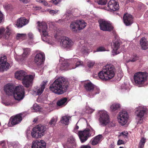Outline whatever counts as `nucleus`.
<instances>
[{"instance_id":"1","label":"nucleus","mask_w":148,"mask_h":148,"mask_svg":"<svg viewBox=\"0 0 148 148\" xmlns=\"http://www.w3.org/2000/svg\"><path fill=\"white\" fill-rule=\"evenodd\" d=\"M68 84L66 78L63 77H60L50 85L49 89L55 94H62L66 91Z\"/></svg>"},{"instance_id":"2","label":"nucleus","mask_w":148,"mask_h":148,"mask_svg":"<svg viewBox=\"0 0 148 148\" xmlns=\"http://www.w3.org/2000/svg\"><path fill=\"white\" fill-rule=\"evenodd\" d=\"M16 78L22 80L23 85L26 87L29 88L32 85L34 76L31 75H27V73L23 70L17 71L15 73Z\"/></svg>"},{"instance_id":"3","label":"nucleus","mask_w":148,"mask_h":148,"mask_svg":"<svg viewBox=\"0 0 148 148\" xmlns=\"http://www.w3.org/2000/svg\"><path fill=\"white\" fill-rule=\"evenodd\" d=\"M114 68L112 64H108L104 66L98 74L99 78L103 80H108L112 78L114 75Z\"/></svg>"},{"instance_id":"4","label":"nucleus","mask_w":148,"mask_h":148,"mask_svg":"<svg viewBox=\"0 0 148 148\" xmlns=\"http://www.w3.org/2000/svg\"><path fill=\"white\" fill-rule=\"evenodd\" d=\"M53 35L56 40L60 42L61 45L64 48H70L73 45L71 39L66 36H61V32L59 30H55Z\"/></svg>"},{"instance_id":"5","label":"nucleus","mask_w":148,"mask_h":148,"mask_svg":"<svg viewBox=\"0 0 148 148\" xmlns=\"http://www.w3.org/2000/svg\"><path fill=\"white\" fill-rule=\"evenodd\" d=\"M148 75L146 72H138L134 75V81L135 85L141 86L146 81Z\"/></svg>"},{"instance_id":"6","label":"nucleus","mask_w":148,"mask_h":148,"mask_svg":"<svg viewBox=\"0 0 148 148\" xmlns=\"http://www.w3.org/2000/svg\"><path fill=\"white\" fill-rule=\"evenodd\" d=\"M38 24V29L42 35V39L44 41H48V43L51 45H52L53 42H50L49 40V36L48 35L47 32V26L46 23L44 22H40L38 21L37 22Z\"/></svg>"},{"instance_id":"7","label":"nucleus","mask_w":148,"mask_h":148,"mask_svg":"<svg viewBox=\"0 0 148 148\" xmlns=\"http://www.w3.org/2000/svg\"><path fill=\"white\" fill-rule=\"evenodd\" d=\"M95 132L92 128L89 129L86 128L82 131H79L78 132V135L81 142L84 143L87 140L88 138L93 136Z\"/></svg>"},{"instance_id":"8","label":"nucleus","mask_w":148,"mask_h":148,"mask_svg":"<svg viewBox=\"0 0 148 148\" xmlns=\"http://www.w3.org/2000/svg\"><path fill=\"white\" fill-rule=\"evenodd\" d=\"M45 130V127L38 125L33 129L31 133L32 136L33 138H38L43 136Z\"/></svg>"},{"instance_id":"9","label":"nucleus","mask_w":148,"mask_h":148,"mask_svg":"<svg viewBox=\"0 0 148 148\" xmlns=\"http://www.w3.org/2000/svg\"><path fill=\"white\" fill-rule=\"evenodd\" d=\"M145 111L146 109L144 106H140L137 108L136 119L137 124L142 123L143 122L144 116Z\"/></svg>"},{"instance_id":"10","label":"nucleus","mask_w":148,"mask_h":148,"mask_svg":"<svg viewBox=\"0 0 148 148\" xmlns=\"http://www.w3.org/2000/svg\"><path fill=\"white\" fill-rule=\"evenodd\" d=\"M14 96V99L17 100H20L24 97L25 91L24 87L22 85L18 86L15 88Z\"/></svg>"},{"instance_id":"11","label":"nucleus","mask_w":148,"mask_h":148,"mask_svg":"<svg viewBox=\"0 0 148 148\" xmlns=\"http://www.w3.org/2000/svg\"><path fill=\"white\" fill-rule=\"evenodd\" d=\"M100 29L103 31H111L114 29L112 24L110 21L103 20H100L98 21Z\"/></svg>"},{"instance_id":"12","label":"nucleus","mask_w":148,"mask_h":148,"mask_svg":"<svg viewBox=\"0 0 148 148\" xmlns=\"http://www.w3.org/2000/svg\"><path fill=\"white\" fill-rule=\"evenodd\" d=\"M128 117V114L126 111L120 112L117 117L118 121L121 125H123L127 123Z\"/></svg>"},{"instance_id":"13","label":"nucleus","mask_w":148,"mask_h":148,"mask_svg":"<svg viewBox=\"0 0 148 148\" xmlns=\"http://www.w3.org/2000/svg\"><path fill=\"white\" fill-rule=\"evenodd\" d=\"M6 57L5 56H0V70H6L10 67L9 64L7 62Z\"/></svg>"},{"instance_id":"14","label":"nucleus","mask_w":148,"mask_h":148,"mask_svg":"<svg viewBox=\"0 0 148 148\" xmlns=\"http://www.w3.org/2000/svg\"><path fill=\"white\" fill-rule=\"evenodd\" d=\"M100 117L99 120L103 125H106L109 122V119L107 112L105 111H102L100 112Z\"/></svg>"},{"instance_id":"15","label":"nucleus","mask_w":148,"mask_h":148,"mask_svg":"<svg viewBox=\"0 0 148 148\" xmlns=\"http://www.w3.org/2000/svg\"><path fill=\"white\" fill-rule=\"evenodd\" d=\"M47 83V81L43 82L40 85V86L36 88V90H32V93L36 95H39L41 94L45 89Z\"/></svg>"},{"instance_id":"16","label":"nucleus","mask_w":148,"mask_h":148,"mask_svg":"<svg viewBox=\"0 0 148 148\" xmlns=\"http://www.w3.org/2000/svg\"><path fill=\"white\" fill-rule=\"evenodd\" d=\"M11 33V30L8 27H7L6 29L2 27H0V39L3 36L6 39H8Z\"/></svg>"},{"instance_id":"17","label":"nucleus","mask_w":148,"mask_h":148,"mask_svg":"<svg viewBox=\"0 0 148 148\" xmlns=\"http://www.w3.org/2000/svg\"><path fill=\"white\" fill-rule=\"evenodd\" d=\"M119 9V4L115 0H110L108 2V8L106 9L108 10L115 11Z\"/></svg>"},{"instance_id":"18","label":"nucleus","mask_w":148,"mask_h":148,"mask_svg":"<svg viewBox=\"0 0 148 148\" xmlns=\"http://www.w3.org/2000/svg\"><path fill=\"white\" fill-rule=\"evenodd\" d=\"M45 59V55L43 53H37L35 58L34 62L38 65H41Z\"/></svg>"},{"instance_id":"19","label":"nucleus","mask_w":148,"mask_h":148,"mask_svg":"<svg viewBox=\"0 0 148 148\" xmlns=\"http://www.w3.org/2000/svg\"><path fill=\"white\" fill-rule=\"evenodd\" d=\"M123 22L126 26H130L133 23L132 16L128 13L125 14L123 16Z\"/></svg>"},{"instance_id":"20","label":"nucleus","mask_w":148,"mask_h":148,"mask_svg":"<svg viewBox=\"0 0 148 148\" xmlns=\"http://www.w3.org/2000/svg\"><path fill=\"white\" fill-rule=\"evenodd\" d=\"M46 143L43 140H36L32 142V148H45Z\"/></svg>"},{"instance_id":"21","label":"nucleus","mask_w":148,"mask_h":148,"mask_svg":"<svg viewBox=\"0 0 148 148\" xmlns=\"http://www.w3.org/2000/svg\"><path fill=\"white\" fill-rule=\"evenodd\" d=\"M4 90L6 94L10 95L14 93L15 89L12 85L8 84L4 86Z\"/></svg>"},{"instance_id":"22","label":"nucleus","mask_w":148,"mask_h":148,"mask_svg":"<svg viewBox=\"0 0 148 148\" xmlns=\"http://www.w3.org/2000/svg\"><path fill=\"white\" fill-rule=\"evenodd\" d=\"M29 22V20L25 17H21L18 19L15 24L17 27H21L27 24Z\"/></svg>"},{"instance_id":"23","label":"nucleus","mask_w":148,"mask_h":148,"mask_svg":"<svg viewBox=\"0 0 148 148\" xmlns=\"http://www.w3.org/2000/svg\"><path fill=\"white\" fill-rule=\"evenodd\" d=\"M111 47L112 49V53L114 55L119 53L118 51L120 47V44L118 41L113 42L111 43Z\"/></svg>"},{"instance_id":"24","label":"nucleus","mask_w":148,"mask_h":148,"mask_svg":"<svg viewBox=\"0 0 148 148\" xmlns=\"http://www.w3.org/2000/svg\"><path fill=\"white\" fill-rule=\"evenodd\" d=\"M22 119V117L20 114H17L11 118V123L12 125H16L21 122Z\"/></svg>"},{"instance_id":"25","label":"nucleus","mask_w":148,"mask_h":148,"mask_svg":"<svg viewBox=\"0 0 148 148\" xmlns=\"http://www.w3.org/2000/svg\"><path fill=\"white\" fill-rule=\"evenodd\" d=\"M102 136L101 135H99L94 138L92 139L90 141L91 144L93 145H97L99 143L102 139Z\"/></svg>"},{"instance_id":"26","label":"nucleus","mask_w":148,"mask_h":148,"mask_svg":"<svg viewBox=\"0 0 148 148\" xmlns=\"http://www.w3.org/2000/svg\"><path fill=\"white\" fill-rule=\"evenodd\" d=\"M67 99L64 98L58 100L56 103L57 107L62 108L65 106L67 103Z\"/></svg>"},{"instance_id":"27","label":"nucleus","mask_w":148,"mask_h":148,"mask_svg":"<svg viewBox=\"0 0 148 148\" xmlns=\"http://www.w3.org/2000/svg\"><path fill=\"white\" fill-rule=\"evenodd\" d=\"M95 86L91 82H88L85 83L84 85V88L86 90L88 91L91 92L94 88Z\"/></svg>"},{"instance_id":"28","label":"nucleus","mask_w":148,"mask_h":148,"mask_svg":"<svg viewBox=\"0 0 148 148\" xmlns=\"http://www.w3.org/2000/svg\"><path fill=\"white\" fill-rule=\"evenodd\" d=\"M78 30H80L84 28L86 25V24L83 20H77Z\"/></svg>"},{"instance_id":"29","label":"nucleus","mask_w":148,"mask_h":148,"mask_svg":"<svg viewBox=\"0 0 148 148\" xmlns=\"http://www.w3.org/2000/svg\"><path fill=\"white\" fill-rule=\"evenodd\" d=\"M140 44L143 49H146L148 46V42L144 37L142 38L140 40Z\"/></svg>"},{"instance_id":"30","label":"nucleus","mask_w":148,"mask_h":148,"mask_svg":"<svg viewBox=\"0 0 148 148\" xmlns=\"http://www.w3.org/2000/svg\"><path fill=\"white\" fill-rule=\"evenodd\" d=\"M77 21L75 22H72L71 23L70 27L71 29L73 32H76L77 29Z\"/></svg>"},{"instance_id":"31","label":"nucleus","mask_w":148,"mask_h":148,"mask_svg":"<svg viewBox=\"0 0 148 148\" xmlns=\"http://www.w3.org/2000/svg\"><path fill=\"white\" fill-rule=\"evenodd\" d=\"M120 108V104L117 103H113L110 107V110L113 112L118 110Z\"/></svg>"},{"instance_id":"32","label":"nucleus","mask_w":148,"mask_h":148,"mask_svg":"<svg viewBox=\"0 0 148 148\" xmlns=\"http://www.w3.org/2000/svg\"><path fill=\"white\" fill-rule=\"evenodd\" d=\"M146 141V139L142 137L139 143L138 148H143Z\"/></svg>"},{"instance_id":"33","label":"nucleus","mask_w":148,"mask_h":148,"mask_svg":"<svg viewBox=\"0 0 148 148\" xmlns=\"http://www.w3.org/2000/svg\"><path fill=\"white\" fill-rule=\"evenodd\" d=\"M99 92L100 90L99 88L98 87L95 86L94 88L91 92V94H90V95H91L92 96H93L97 94H99Z\"/></svg>"},{"instance_id":"34","label":"nucleus","mask_w":148,"mask_h":148,"mask_svg":"<svg viewBox=\"0 0 148 148\" xmlns=\"http://www.w3.org/2000/svg\"><path fill=\"white\" fill-rule=\"evenodd\" d=\"M69 119L70 117L69 116H64L62 117L61 121L62 123L65 125H68Z\"/></svg>"},{"instance_id":"35","label":"nucleus","mask_w":148,"mask_h":148,"mask_svg":"<svg viewBox=\"0 0 148 148\" xmlns=\"http://www.w3.org/2000/svg\"><path fill=\"white\" fill-rule=\"evenodd\" d=\"M69 65L68 63L66 61H65L63 63L61 64L60 66V69L62 70H67V67L69 66Z\"/></svg>"},{"instance_id":"36","label":"nucleus","mask_w":148,"mask_h":148,"mask_svg":"<svg viewBox=\"0 0 148 148\" xmlns=\"http://www.w3.org/2000/svg\"><path fill=\"white\" fill-rule=\"evenodd\" d=\"M57 121V118L53 117L50 121L49 124L51 126H54L55 125Z\"/></svg>"},{"instance_id":"37","label":"nucleus","mask_w":148,"mask_h":148,"mask_svg":"<svg viewBox=\"0 0 148 148\" xmlns=\"http://www.w3.org/2000/svg\"><path fill=\"white\" fill-rule=\"evenodd\" d=\"M75 144L67 143L64 145V148H75Z\"/></svg>"},{"instance_id":"38","label":"nucleus","mask_w":148,"mask_h":148,"mask_svg":"<svg viewBox=\"0 0 148 148\" xmlns=\"http://www.w3.org/2000/svg\"><path fill=\"white\" fill-rule=\"evenodd\" d=\"M26 36V34H17L16 38L18 39L23 40L24 39Z\"/></svg>"},{"instance_id":"39","label":"nucleus","mask_w":148,"mask_h":148,"mask_svg":"<svg viewBox=\"0 0 148 148\" xmlns=\"http://www.w3.org/2000/svg\"><path fill=\"white\" fill-rule=\"evenodd\" d=\"M67 143L76 145L75 139L73 136H71L68 138Z\"/></svg>"},{"instance_id":"40","label":"nucleus","mask_w":148,"mask_h":148,"mask_svg":"<svg viewBox=\"0 0 148 148\" xmlns=\"http://www.w3.org/2000/svg\"><path fill=\"white\" fill-rule=\"evenodd\" d=\"M24 52L23 54V56L24 58L26 57L29 53L30 50L29 49L27 48L24 49Z\"/></svg>"},{"instance_id":"41","label":"nucleus","mask_w":148,"mask_h":148,"mask_svg":"<svg viewBox=\"0 0 148 148\" xmlns=\"http://www.w3.org/2000/svg\"><path fill=\"white\" fill-rule=\"evenodd\" d=\"M39 107L37 104H34L31 108L33 112H37L39 110Z\"/></svg>"},{"instance_id":"42","label":"nucleus","mask_w":148,"mask_h":148,"mask_svg":"<svg viewBox=\"0 0 148 148\" xmlns=\"http://www.w3.org/2000/svg\"><path fill=\"white\" fill-rule=\"evenodd\" d=\"M86 112L88 113H92L94 110L88 106H86Z\"/></svg>"},{"instance_id":"43","label":"nucleus","mask_w":148,"mask_h":148,"mask_svg":"<svg viewBox=\"0 0 148 148\" xmlns=\"http://www.w3.org/2000/svg\"><path fill=\"white\" fill-rule=\"evenodd\" d=\"M97 3L99 5H104L107 2V0H97Z\"/></svg>"},{"instance_id":"44","label":"nucleus","mask_w":148,"mask_h":148,"mask_svg":"<svg viewBox=\"0 0 148 148\" xmlns=\"http://www.w3.org/2000/svg\"><path fill=\"white\" fill-rule=\"evenodd\" d=\"M138 59V57L137 56H134L132 58H131L129 60L127 61V62H128L129 61L134 62Z\"/></svg>"},{"instance_id":"45","label":"nucleus","mask_w":148,"mask_h":148,"mask_svg":"<svg viewBox=\"0 0 148 148\" xmlns=\"http://www.w3.org/2000/svg\"><path fill=\"white\" fill-rule=\"evenodd\" d=\"M106 51L105 49L103 47H99L98 48L97 50L96 51H95L94 52H99V51ZM108 51V50H107Z\"/></svg>"},{"instance_id":"46","label":"nucleus","mask_w":148,"mask_h":148,"mask_svg":"<svg viewBox=\"0 0 148 148\" xmlns=\"http://www.w3.org/2000/svg\"><path fill=\"white\" fill-rule=\"evenodd\" d=\"M58 11H59L58 10H51L49 11V12L52 15H54L55 14H57Z\"/></svg>"},{"instance_id":"47","label":"nucleus","mask_w":148,"mask_h":148,"mask_svg":"<svg viewBox=\"0 0 148 148\" xmlns=\"http://www.w3.org/2000/svg\"><path fill=\"white\" fill-rule=\"evenodd\" d=\"M95 64V62L92 61H89L88 62L87 65L88 67L91 68Z\"/></svg>"},{"instance_id":"48","label":"nucleus","mask_w":148,"mask_h":148,"mask_svg":"<svg viewBox=\"0 0 148 148\" xmlns=\"http://www.w3.org/2000/svg\"><path fill=\"white\" fill-rule=\"evenodd\" d=\"M76 66L74 68H73V69L75 68L76 67H77L80 65H83V62L80 60H78L77 61L76 64Z\"/></svg>"},{"instance_id":"49","label":"nucleus","mask_w":148,"mask_h":148,"mask_svg":"<svg viewBox=\"0 0 148 148\" xmlns=\"http://www.w3.org/2000/svg\"><path fill=\"white\" fill-rule=\"evenodd\" d=\"M6 106H12L13 103L10 101H3L2 102Z\"/></svg>"},{"instance_id":"50","label":"nucleus","mask_w":148,"mask_h":148,"mask_svg":"<svg viewBox=\"0 0 148 148\" xmlns=\"http://www.w3.org/2000/svg\"><path fill=\"white\" fill-rule=\"evenodd\" d=\"M48 105L49 107V111H51L53 109V108L55 106L54 104L53 103H52L49 104Z\"/></svg>"},{"instance_id":"51","label":"nucleus","mask_w":148,"mask_h":148,"mask_svg":"<svg viewBox=\"0 0 148 148\" xmlns=\"http://www.w3.org/2000/svg\"><path fill=\"white\" fill-rule=\"evenodd\" d=\"M128 134V133L127 131H124L121 132L120 133V136H123L125 137H127Z\"/></svg>"},{"instance_id":"52","label":"nucleus","mask_w":148,"mask_h":148,"mask_svg":"<svg viewBox=\"0 0 148 148\" xmlns=\"http://www.w3.org/2000/svg\"><path fill=\"white\" fill-rule=\"evenodd\" d=\"M4 18V15L2 12L0 11V23H1Z\"/></svg>"},{"instance_id":"53","label":"nucleus","mask_w":148,"mask_h":148,"mask_svg":"<svg viewBox=\"0 0 148 148\" xmlns=\"http://www.w3.org/2000/svg\"><path fill=\"white\" fill-rule=\"evenodd\" d=\"M11 5L10 4H9L8 3H5L3 5V7L4 8L6 9V10H8L11 7Z\"/></svg>"},{"instance_id":"54","label":"nucleus","mask_w":148,"mask_h":148,"mask_svg":"<svg viewBox=\"0 0 148 148\" xmlns=\"http://www.w3.org/2000/svg\"><path fill=\"white\" fill-rule=\"evenodd\" d=\"M60 0H52L50 2L54 4L55 5H56L60 2Z\"/></svg>"},{"instance_id":"55","label":"nucleus","mask_w":148,"mask_h":148,"mask_svg":"<svg viewBox=\"0 0 148 148\" xmlns=\"http://www.w3.org/2000/svg\"><path fill=\"white\" fill-rule=\"evenodd\" d=\"M124 144V141L122 140H119L117 142V144L118 145H121V144Z\"/></svg>"},{"instance_id":"56","label":"nucleus","mask_w":148,"mask_h":148,"mask_svg":"<svg viewBox=\"0 0 148 148\" xmlns=\"http://www.w3.org/2000/svg\"><path fill=\"white\" fill-rule=\"evenodd\" d=\"M80 148H91V147L88 145H83Z\"/></svg>"},{"instance_id":"57","label":"nucleus","mask_w":148,"mask_h":148,"mask_svg":"<svg viewBox=\"0 0 148 148\" xmlns=\"http://www.w3.org/2000/svg\"><path fill=\"white\" fill-rule=\"evenodd\" d=\"M28 37L31 39H33L34 37L33 34L31 32H29L28 33Z\"/></svg>"},{"instance_id":"58","label":"nucleus","mask_w":148,"mask_h":148,"mask_svg":"<svg viewBox=\"0 0 148 148\" xmlns=\"http://www.w3.org/2000/svg\"><path fill=\"white\" fill-rule=\"evenodd\" d=\"M40 3H42L45 6H47L48 4L47 2L45 0H42Z\"/></svg>"},{"instance_id":"59","label":"nucleus","mask_w":148,"mask_h":148,"mask_svg":"<svg viewBox=\"0 0 148 148\" xmlns=\"http://www.w3.org/2000/svg\"><path fill=\"white\" fill-rule=\"evenodd\" d=\"M82 51L84 53H85L87 52V48L86 47H84L81 49Z\"/></svg>"},{"instance_id":"60","label":"nucleus","mask_w":148,"mask_h":148,"mask_svg":"<svg viewBox=\"0 0 148 148\" xmlns=\"http://www.w3.org/2000/svg\"><path fill=\"white\" fill-rule=\"evenodd\" d=\"M79 127L78 126H76L75 127L74 129V131L75 132L78 134V132L77 130L79 129Z\"/></svg>"},{"instance_id":"61","label":"nucleus","mask_w":148,"mask_h":148,"mask_svg":"<svg viewBox=\"0 0 148 148\" xmlns=\"http://www.w3.org/2000/svg\"><path fill=\"white\" fill-rule=\"evenodd\" d=\"M8 146L10 147V148H11V146H12L13 147H16V145H14V144L13 143H8Z\"/></svg>"},{"instance_id":"62","label":"nucleus","mask_w":148,"mask_h":148,"mask_svg":"<svg viewBox=\"0 0 148 148\" xmlns=\"http://www.w3.org/2000/svg\"><path fill=\"white\" fill-rule=\"evenodd\" d=\"M20 1L24 3H27L29 1V0H19Z\"/></svg>"},{"instance_id":"63","label":"nucleus","mask_w":148,"mask_h":148,"mask_svg":"<svg viewBox=\"0 0 148 148\" xmlns=\"http://www.w3.org/2000/svg\"><path fill=\"white\" fill-rule=\"evenodd\" d=\"M37 121V119H35L33 120V122H36Z\"/></svg>"},{"instance_id":"64","label":"nucleus","mask_w":148,"mask_h":148,"mask_svg":"<svg viewBox=\"0 0 148 148\" xmlns=\"http://www.w3.org/2000/svg\"><path fill=\"white\" fill-rule=\"evenodd\" d=\"M37 2L40 3L42 0H36Z\"/></svg>"}]
</instances>
